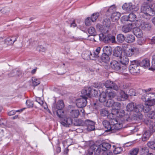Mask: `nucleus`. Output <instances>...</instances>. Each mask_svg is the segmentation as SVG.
<instances>
[{"instance_id":"e2e57ef3","label":"nucleus","mask_w":155,"mask_h":155,"mask_svg":"<svg viewBox=\"0 0 155 155\" xmlns=\"http://www.w3.org/2000/svg\"><path fill=\"white\" fill-rule=\"evenodd\" d=\"M115 10L116 7L115 5H112L107 10V11L109 12H111L113 11H115Z\"/></svg>"},{"instance_id":"e433bc0d","label":"nucleus","mask_w":155,"mask_h":155,"mask_svg":"<svg viewBox=\"0 0 155 155\" xmlns=\"http://www.w3.org/2000/svg\"><path fill=\"white\" fill-rule=\"evenodd\" d=\"M117 40L119 43H122L125 40V37L123 35L120 34L117 36Z\"/></svg>"},{"instance_id":"9d476101","label":"nucleus","mask_w":155,"mask_h":155,"mask_svg":"<svg viewBox=\"0 0 155 155\" xmlns=\"http://www.w3.org/2000/svg\"><path fill=\"white\" fill-rule=\"evenodd\" d=\"M145 101V112L147 113L151 110L152 106L155 105V100L147 99V101Z\"/></svg>"},{"instance_id":"a18cd8bd","label":"nucleus","mask_w":155,"mask_h":155,"mask_svg":"<svg viewBox=\"0 0 155 155\" xmlns=\"http://www.w3.org/2000/svg\"><path fill=\"white\" fill-rule=\"evenodd\" d=\"M99 16V13L98 12L93 13L91 18V21L93 22L95 21Z\"/></svg>"},{"instance_id":"4be33fe9","label":"nucleus","mask_w":155,"mask_h":155,"mask_svg":"<svg viewBox=\"0 0 155 155\" xmlns=\"http://www.w3.org/2000/svg\"><path fill=\"white\" fill-rule=\"evenodd\" d=\"M107 94L104 92H102L99 95V100L100 102L104 103L107 100Z\"/></svg>"},{"instance_id":"3c124183","label":"nucleus","mask_w":155,"mask_h":155,"mask_svg":"<svg viewBox=\"0 0 155 155\" xmlns=\"http://www.w3.org/2000/svg\"><path fill=\"white\" fill-rule=\"evenodd\" d=\"M88 31L90 34L92 35H95L96 31L94 28L92 27H90L88 29Z\"/></svg>"},{"instance_id":"473e14b6","label":"nucleus","mask_w":155,"mask_h":155,"mask_svg":"<svg viewBox=\"0 0 155 155\" xmlns=\"http://www.w3.org/2000/svg\"><path fill=\"white\" fill-rule=\"evenodd\" d=\"M80 113L78 110H73L70 113V115L73 118H77L79 115Z\"/></svg>"},{"instance_id":"de8ad7c7","label":"nucleus","mask_w":155,"mask_h":155,"mask_svg":"<svg viewBox=\"0 0 155 155\" xmlns=\"http://www.w3.org/2000/svg\"><path fill=\"white\" fill-rule=\"evenodd\" d=\"M114 101L110 99H107L105 105L107 107H112L114 103Z\"/></svg>"},{"instance_id":"338daca9","label":"nucleus","mask_w":155,"mask_h":155,"mask_svg":"<svg viewBox=\"0 0 155 155\" xmlns=\"http://www.w3.org/2000/svg\"><path fill=\"white\" fill-rule=\"evenodd\" d=\"M152 66L155 67V55L152 56Z\"/></svg>"},{"instance_id":"423d86ee","label":"nucleus","mask_w":155,"mask_h":155,"mask_svg":"<svg viewBox=\"0 0 155 155\" xmlns=\"http://www.w3.org/2000/svg\"><path fill=\"white\" fill-rule=\"evenodd\" d=\"M110 122L112 126V133L115 132L122 127V122H120L119 119H112L110 120Z\"/></svg>"},{"instance_id":"b1692460","label":"nucleus","mask_w":155,"mask_h":155,"mask_svg":"<svg viewBox=\"0 0 155 155\" xmlns=\"http://www.w3.org/2000/svg\"><path fill=\"white\" fill-rule=\"evenodd\" d=\"M135 40V38L133 35L128 34L125 37V41L129 43H133Z\"/></svg>"},{"instance_id":"393cba45","label":"nucleus","mask_w":155,"mask_h":155,"mask_svg":"<svg viewBox=\"0 0 155 155\" xmlns=\"http://www.w3.org/2000/svg\"><path fill=\"white\" fill-rule=\"evenodd\" d=\"M103 53L110 55L112 53V49L110 46H104L103 49Z\"/></svg>"},{"instance_id":"37998d69","label":"nucleus","mask_w":155,"mask_h":155,"mask_svg":"<svg viewBox=\"0 0 155 155\" xmlns=\"http://www.w3.org/2000/svg\"><path fill=\"white\" fill-rule=\"evenodd\" d=\"M141 26L143 28L147 30H150L151 26L150 24L145 22L143 23Z\"/></svg>"},{"instance_id":"72a5a7b5","label":"nucleus","mask_w":155,"mask_h":155,"mask_svg":"<svg viewBox=\"0 0 155 155\" xmlns=\"http://www.w3.org/2000/svg\"><path fill=\"white\" fill-rule=\"evenodd\" d=\"M143 115L140 113H135L133 115V119L135 120H141L143 119Z\"/></svg>"},{"instance_id":"f03ea898","label":"nucleus","mask_w":155,"mask_h":155,"mask_svg":"<svg viewBox=\"0 0 155 155\" xmlns=\"http://www.w3.org/2000/svg\"><path fill=\"white\" fill-rule=\"evenodd\" d=\"M152 88H149L146 90L140 89L139 92L143 93V94L141 97V99L143 101H146L147 99H154L155 100V93H148L151 91Z\"/></svg>"},{"instance_id":"bf43d9fd","label":"nucleus","mask_w":155,"mask_h":155,"mask_svg":"<svg viewBox=\"0 0 155 155\" xmlns=\"http://www.w3.org/2000/svg\"><path fill=\"white\" fill-rule=\"evenodd\" d=\"M91 18L90 17H87L85 20V24L87 26H89L91 25Z\"/></svg>"},{"instance_id":"c9c22d12","label":"nucleus","mask_w":155,"mask_h":155,"mask_svg":"<svg viewBox=\"0 0 155 155\" xmlns=\"http://www.w3.org/2000/svg\"><path fill=\"white\" fill-rule=\"evenodd\" d=\"M64 106L63 101L62 100L59 101L56 104V108L58 110H62Z\"/></svg>"},{"instance_id":"603ef678","label":"nucleus","mask_w":155,"mask_h":155,"mask_svg":"<svg viewBox=\"0 0 155 155\" xmlns=\"http://www.w3.org/2000/svg\"><path fill=\"white\" fill-rule=\"evenodd\" d=\"M118 87H119L118 90H120V91H123V90L128 89V86L123 84H120Z\"/></svg>"},{"instance_id":"6ab92c4d","label":"nucleus","mask_w":155,"mask_h":155,"mask_svg":"<svg viewBox=\"0 0 155 155\" xmlns=\"http://www.w3.org/2000/svg\"><path fill=\"white\" fill-rule=\"evenodd\" d=\"M145 106L142 104H140L136 105L135 104L134 112L135 113H139L143 110L145 112Z\"/></svg>"},{"instance_id":"0eeeda50","label":"nucleus","mask_w":155,"mask_h":155,"mask_svg":"<svg viewBox=\"0 0 155 155\" xmlns=\"http://www.w3.org/2000/svg\"><path fill=\"white\" fill-rule=\"evenodd\" d=\"M103 152L100 146H97L95 144L91 146L89 150L90 155H93L94 153L95 155H100L101 153H103Z\"/></svg>"},{"instance_id":"cd10ccee","label":"nucleus","mask_w":155,"mask_h":155,"mask_svg":"<svg viewBox=\"0 0 155 155\" xmlns=\"http://www.w3.org/2000/svg\"><path fill=\"white\" fill-rule=\"evenodd\" d=\"M134 35L138 38H140L143 36V32L142 30L139 28H136L134 30Z\"/></svg>"},{"instance_id":"6e6d98bb","label":"nucleus","mask_w":155,"mask_h":155,"mask_svg":"<svg viewBox=\"0 0 155 155\" xmlns=\"http://www.w3.org/2000/svg\"><path fill=\"white\" fill-rule=\"evenodd\" d=\"M101 50V48L100 47H98L96 50L94 52L93 55L95 57H97L98 56V54Z\"/></svg>"},{"instance_id":"a211bd4d","label":"nucleus","mask_w":155,"mask_h":155,"mask_svg":"<svg viewBox=\"0 0 155 155\" xmlns=\"http://www.w3.org/2000/svg\"><path fill=\"white\" fill-rule=\"evenodd\" d=\"M120 96L118 97V101H124L127 99L128 97V95L123 91H120Z\"/></svg>"},{"instance_id":"2f4dec72","label":"nucleus","mask_w":155,"mask_h":155,"mask_svg":"<svg viewBox=\"0 0 155 155\" xmlns=\"http://www.w3.org/2000/svg\"><path fill=\"white\" fill-rule=\"evenodd\" d=\"M109 56L103 53L101 56V59L103 62L107 63L110 61Z\"/></svg>"},{"instance_id":"9b49d317","label":"nucleus","mask_w":155,"mask_h":155,"mask_svg":"<svg viewBox=\"0 0 155 155\" xmlns=\"http://www.w3.org/2000/svg\"><path fill=\"white\" fill-rule=\"evenodd\" d=\"M116 113L117 114V116L120 117V120L122 121L125 122L126 121H128L129 119V117L128 115L125 114V112L124 110H116Z\"/></svg>"},{"instance_id":"f3484780","label":"nucleus","mask_w":155,"mask_h":155,"mask_svg":"<svg viewBox=\"0 0 155 155\" xmlns=\"http://www.w3.org/2000/svg\"><path fill=\"white\" fill-rule=\"evenodd\" d=\"M110 65L111 68L115 71H119L121 69L120 64L116 61H112L110 63Z\"/></svg>"},{"instance_id":"8fccbe9b","label":"nucleus","mask_w":155,"mask_h":155,"mask_svg":"<svg viewBox=\"0 0 155 155\" xmlns=\"http://www.w3.org/2000/svg\"><path fill=\"white\" fill-rule=\"evenodd\" d=\"M147 144L150 148L155 150V142L150 141L147 143Z\"/></svg>"},{"instance_id":"2eb2a0df","label":"nucleus","mask_w":155,"mask_h":155,"mask_svg":"<svg viewBox=\"0 0 155 155\" xmlns=\"http://www.w3.org/2000/svg\"><path fill=\"white\" fill-rule=\"evenodd\" d=\"M85 123L87 126V129L88 131H91L95 129V123L94 122L89 120L85 121Z\"/></svg>"},{"instance_id":"4468645a","label":"nucleus","mask_w":155,"mask_h":155,"mask_svg":"<svg viewBox=\"0 0 155 155\" xmlns=\"http://www.w3.org/2000/svg\"><path fill=\"white\" fill-rule=\"evenodd\" d=\"M95 91V90H93L91 87L87 88L82 91L81 93L83 96L82 97H86L85 96L88 97H90L91 95L93 94V91L94 92V93Z\"/></svg>"},{"instance_id":"412c9836","label":"nucleus","mask_w":155,"mask_h":155,"mask_svg":"<svg viewBox=\"0 0 155 155\" xmlns=\"http://www.w3.org/2000/svg\"><path fill=\"white\" fill-rule=\"evenodd\" d=\"M139 64L140 66L147 68L150 66V61L148 59L146 58L143 60L141 62L139 61Z\"/></svg>"},{"instance_id":"58836bf2","label":"nucleus","mask_w":155,"mask_h":155,"mask_svg":"<svg viewBox=\"0 0 155 155\" xmlns=\"http://www.w3.org/2000/svg\"><path fill=\"white\" fill-rule=\"evenodd\" d=\"M120 16V14L118 12H113L111 15V18L115 20H117L119 19Z\"/></svg>"},{"instance_id":"4d7b16f0","label":"nucleus","mask_w":155,"mask_h":155,"mask_svg":"<svg viewBox=\"0 0 155 155\" xmlns=\"http://www.w3.org/2000/svg\"><path fill=\"white\" fill-rule=\"evenodd\" d=\"M121 106V104L120 103L118 102H114L113 105V107L116 110H118V109L120 108Z\"/></svg>"},{"instance_id":"f257e3e1","label":"nucleus","mask_w":155,"mask_h":155,"mask_svg":"<svg viewBox=\"0 0 155 155\" xmlns=\"http://www.w3.org/2000/svg\"><path fill=\"white\" fill-rule=\"evenodd\" d=\"M155 2L153 3L150 6L146 2H144L140 8V15L144 18L148 20L150 17L155 15Z\"/></svg>"},{"instance_id":"052dcab7","label":"nucleus","mask_w":155,"mask_h":155,"mask_svg":"<svg viewBox=\"0 0 155 155\" xmlns=\"http://www.w3.org/2000/svg\"><path fill=\"white\" fill-rule=\"evenodd\" d=\"M106 36V35L103 34V33L102 32V33L100 34L99 36L100 40L104 41Z\"/></svg>"},{"instance_id":"c03bdc74","label":"nucleus","mask_w":155,"mask_h":155,"mask_svg":"<svg viewBox=\"0 0 155 155\" xmlns=\"http://www.w3.org/2000/svg\"><path fill=\"white\" fill-rule=\"evenodd\" d=\"M136 15L133 12L130 13L128 16V20L130 21H134L136 19Z\"/></svg>"},{"instance_id":"39448f33","label":"nucleus","mask_w":155,"mask_h":155,"mask_svg":"<svg viewBox=\"0 0 155 155\" xmlns=\"http://www.w3.org/2000/svg\"><path fill=\"white\" fill-rule=\"evenodd\" d=\"M122 8L124 10L128 13L136 12L139 9L137 5H135L131 3H124L122 6Z\"/></svg>"},{"instance_id":"13d9d810","label":"nucleus","mask_w":155,"mask_h":155,"mask_svg":"<svg viewBox=\"0 0 155 155\" xmlns=\"http://www.w3.org/2000/svg\"><path fill=\"white\" fill-rule=\"evenodd\" d=\"M64 113V111L62 110L58 109L56 111V114L59 117H63V114Z\"/></svg>"},{"instance_id":"680f3d73","label":"nucleus","mask_w":155,"mask_h":155,"mask_svg":"<svg viewBox=\"0 0 155 155\" xmlns=\"http://www.w3.org/2000/svg\"><path fill=\"white\" fill-rule=\"evenodd\" d=\"M26 104L28 107H32L33 105V102L29 100L26 101Z\"/></svg>"},{"instance_id":"774afa93","label":"nucleus","mask_w":155,"mask_h":155,"mask_svg":"<svg viewBox=\"0 0 155 155\" xmlns=\"http://www.w3.org/2000/svg\"><path fill=\"white\" fill-rule=\"evenodd\" d=\"M16 113L15 110H12L8 113V114L9 116H12L14 115Z\"/></svg>"},{"instance_id":"69168bd1","label":"nucleus","mask_w":155,"mask_h":155,"mask_svg":"<svg viewBox=\"0 0 155 155\" xmlns=\"http://www.w3.org/2000/svg\"><path fill=\"white\" fill-rule=\"evenodd\" d=\"M114 114H113L112 113H110V114H108V115H107V117L108 118H110V120H111L112 119H116V118H114Z\"/></svg>"},{"instance_id":"5fc2aeb1","label":"nucleus","mask_w":155,"mask_h":155,"mask_svg":"<svg viewBox=\"0 0 155 155\" xmlns=\"http://www.w3.org/2000/svg\"><path fill=\"white\" fill-rule=\"evenodd\" d=\"M108 114L109 111L108 110L105 109H102L101 110V114L103 116H107Z\"/></svg>"},{"instance_id":"c85d7f7f","label":"nucleus","mask_w":155,"mask_h":155,"mask_svg":"<svg viewBox=\"0 0 155 155\" xmlns=\"http://www.w3.org/2000/svg\"><path fill=\"white\" fill-rule=\"evenodd\" d=\"M132 28V24H129L124 26L122 28V30L123 32L127 33L130 31Z\"/></svg>"},{"instance_id":"1a4fd4ad","label":"nucleus","mask_w":155,"mask_h":155,"mask_svg":"<svg viewBox=\"0 0 155 155\" xmlns=\"http://www.w3.org/2000/svg\"><path fill=\"white\" fill-rule=\"evenodd\" d=\"M73 120L69 117L64 116L61 119L60 123L61 125L66 127H70L72 124Z\"/></svg>"},{"instance_id":"a19ab883","label":"nucleus","mask_w":155,"mask_h":155,"mask_svg":"<svg viewBox=\"0 0 155 155\" xmlns=\"http://www.w3.org/2000/svg\"><path fill=\"white\" fill-rule=\"evenodd\" d=\"M31 80L32 81V85L34 87L37 86L40 83V80L35 77H32V78Z\"/></svg>"},{"instance_id":"ddd939ff","label":"nucleus","mask_w":155,"mask_h":155,"mask_svg":"<svg viewBox=\"0 0 155 155\" xmlns=\"http://www.w3.org/2000/svg\"><path fill=\"white\" fill-rule=\"evenodd\" d=\"M105 86L107 88H111L116 91L118 90V86L110 81H107L105 82Z\"/></svg>"},{"instance_id":"ea45409f","label":"nucleus","mask_w":155,"mask_h":155,"mask_svg":"<svg viewBox=\"0 0 155 155\" xmlns=\"http://www.w3.org/2000/svg\"><path fill=\"white\" fill-rule=\"evenodd\" d=\"M35 101L37 102L41 106L44 107L45 109H46L45 107L46 103L44 102L42 100H41L40 97L36 98Z\"/></svg>"},{"instance_id":"09e8293b","label":"nucleus","mask_w":155,"mask_h":155,"mask_svg":"<svg viewBox=\"0 0 155 155\" xmlns=\"http://www.w3.org/2000/svg\"><path fill=\"white\" fill-rule=\"evenodd\" d=\"M146 42V40L145 39L141 38L137 40V44L139 45H142L145 44Z\"/></svg>"},{"instance_id":"dca6fc26","label":"nucleus","mask_w":155,"mask_h":155,"mask_svg":"<svg viewBox=\"0 0 155 155\" xmlns=\"http://www.w3.org/2000/svg\"><path fill=\"white\" fill-rule=\"evenodd\" d=\"M18 37V35L17 34L11 37H8L5 39V43L7 45H12L16 41Z\"/></svg>"},{"instance_id":"79ce46f5","label":"nucleus","mask_w":155,"mask_h":155,"mask_svg":"<svg viewBox=\"0 0 155 155\" xmlns=\"http://www.w3.org/2000/svg\"><path fill=\"white\" fill-rule=\"evenodd\" d=\"M153 122H151L148 126L149 127V130L151 133L155 132V124L153 123Z\"/></svg>"},{"instance_id":"7c9ffc66","label":"nucleus","mask_w":155,"mask_h":155,"mask_svg":"<svg viewBox=\"0 0 155 155\" xmlns=\"http://www.w3.org/2000/svg\"><path fill=\"white\" fill-rule=\"evenodd\" d=\"M101 148L102 151H105L109 150L111 147V145L108 143H103L99 145Z\"/></svg>"},{"instance_id":"20e7f679","label":"nucleus","mask_w":155,"mask_h":155,"mask_svg":"<svg viewBox=\"0 0 155 155\" xmlns=\"http://www.w3.org/2000/svg\"><path fill=\"white\" fill-rule=\"evenodd\" d=\"M140 67L139 66V61L134 60L131 62V64L129 67L130 72L133 74L136 75L140 72Z\"/></svg>"},{"instance_id":"7ed1b4c3","label":"nucleus","mask_w":155,"mask_h":155,"mask_svg":"<svg viewBox=\"0 0 155 155\" xmlns=\"http://www.w3.org/2000/svg\"><path fill=\"white\" fill-rule=\"evenodd\" d=\"M110 20L106 18L104 20L102 25L101 26L100 24H98L97 25V27L99 29L101 32L106 34L110 30Z\"/></svg>"},{"instance_id":"49530a36","label":"nucleus","mask_w":155,"mask_h":155,"mask_svg":"<svg viewBox=\"0 0 155 155\" xmlns=\"http://www.w3.org/2000/svg\"><path fill=\"white\" fill-rule=\"evenodd\" d=\"M139 151V149L138 148H133L130 151V155H137Z\"/></svg>"},{"instance_id":"4c0bfd02","label":"nucleus","mask_w":155,"mask_h":155,"mask_svg":"<svg viewBox=\"0 0 155 155\" xmlns=\"http://www.w3.org/2000/svg\"><path fill=\"white\" fill-rule=\"evenodd\" d=\"M106 93L108 99L111 100V99L114 97L116 95L115 92L114 91L107 92Z\"/></svg>"},{"instance_id":"5701e85b","label":"nucleus","mask_w":155,"mask_h":155,"mask_svg":"<svg viewBox=\"0 0 155 155\" xmlns=\"http://www.w3.org/2000/svg\"><path fill=\"white\" fill-rule=\"evenodd\" d=\"M122 51L120 48L115 49L114 51L113 55L115 57H117L119 60L120 58L122 56Z\"/></svg>"},{"instance_id":"aec40b11","label":"nucleus","mask_w":155,"mask_h":155,"mask_svg":"<svg viewBox=\"0 0 155 155\" xmlns=\"http://www.w3.org/2000/svg\"><path fill=\"white\" fill-rule=\"evenodd\" d=\"M110 122H109L107 120H104L102 122L103 124L104 127L107 129L106 131H111L112 132V126Z\"/></svg>"},{"instance_id":"c756f323","label":"nucleus","mask_w":155,"mask_h":155,"mask_svg":"<svg viewBox=\"0 0 155 155\" xmlns=\"http://www.w3.org/2000/svg\"><path fill=\"white\" fill-rule=\"evenodd\" d=\"M151 133L149 130L145 131L142 135V140L145 141L148 140Z\"/></svg>"},{"instance_id":"f8f14e48","label":"nucleus","mask_w":155,"mask_h":155,"mask_svg":"<svg viewBox=\"0 0 155 155\" xmlns=\"http://www.w3.org/2000/svg\"><path fill=\"white\" fill-rule=\"evenodd\" d=\"M86 97H82L81 98L76 100V105L79 108L85 107L87 105V101Z\"/></svg>"},{"instance_id":"6e6552de","label":"nucleus","mask_w":155,"mask_h":155,"mask_svg":"<svg viewBox=\"0 0 155 155\" xmlns=\"http://www.w3.org/2000/svg\"><path fill=\"white\" fill-rule=\"evenodd\" d=\"M139 49L137 47H131L127 48L124 51L125 54L128 57H131L133 55H136L139 52Z\"/></svg>"},{"instance_id":"864d4df0","label":"nucleus","mask_w":155,"mask_h":155,"mask_svg":"<svg viewBox=\"0 0 155 155\" xmlns=\"http://www.w3.org/2000/svg\"><path fill=\"white\" fill-rule=\"evenodd\" d=\"M123 150L122 148L121 147L116 148L113 150L114 154H117L120 153Z\"/></svg>"},{"instance_id":"a878e982","label":"nucleus","mask_w":155,"mask_h":155,"mask_svg":"<svg viewBox=\"0 0 155 155\" xmlns=\"http://www.w3.org/2000/svg\"><path fill=\"white\" fill-rule=\"evenodd\" d=\"M127 56L126 55H122L119 60L122 64L125 66L129 62V59Z\"/></svg>"},{"instance_id":"f704fd0d","label":"nucleus","mask_w":155,"mask_h":155,"mask_svg":"<svg viewBox=\"0 0 155 155\" xmlns=\"http://www.w3.org/2000/svg\"><path fill=\"white\" fill-rule=\"evenodd\" d=\"M135 107V104L133 103H131L128 104L126 107V109L128 111L134 112V108Z\"/></svg>"},{"instance_id":"bb28decb","label":"nucleus","mask_w":155,"mask_h":155,"mask_svg":"<svg viewBox=\"0 0 155 155\" xmlns=\"http://www.w3.org/2000/svg\"><path fill=\"white\" fill-rule=\"evenodd\" d=\"M115 38L114 36L110 35H108L106 36L104 41L107 43H113L115 42Z\"/></svg>"},{"instance_id":"0e129e2a","label":"nucleus","mask_w":155,"mask_h":155,"mask_svg":"<svg viewBox=\"0 0 155 155\" xmlns=\"http://www.w3.org/2000/svg\"><path fill=\"white\" fill-rule=\"evenodd\" d=\"M9 9L8 8H5L1 10V12L3 14L7 13L9 12Z\"/></svg>"}]
</instances>
